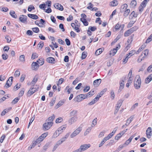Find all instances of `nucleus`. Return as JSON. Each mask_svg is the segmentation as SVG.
<instances>
[{
	"label": "nucleus",
	"mask_w": 152,
	"mask_h": 152,
	"mask_svg": "<svg viewBox=\"0 0 152 152\" xmlns=\"http://www.w3.org/2000/svg\"><path fill=\"white\" fill-rule=\"evenodd\" d=\"M136 79H137V80L134 82V85L135 89H138L140 87L141 83V79L139 75L136 76Z\"/></svg>",
	"instance_id": "1"
},
{
	"label": "nucleus",
	"mask_w": 152,
	"mask_h": 152,
	"mask_svg": "<svg viewBox=\"0 0 152 152\" xmlns=\"http://www.w3.org/2000/svg\"><path fill=\"white\" fill-rule=\"evenodd\" d=\"M91 145L89 144H85L81 145L79 148L77 149L73 152H81L87 150L89 148Z\"/></svg>",
	"instance_id": "2"
},
{
	"label": "nucleus",
	"mask_w": 152,
	"mask_h": 152,
	"mask_svg": "<svg viewBox=\"0 0 152 152\" xmlns=\"http://www.w3.org/2000/svg\"><path fill=\"white\" fill-rule=\"evenodd\" d=\"M88 96L86 94H80L77 96L75 98V100L77 102H80L82 100L87 98Z\"/></svg>",
	"instance_id": "3"
},
{
	"label": "nucleus",
	"mask_w": 152,
	"mask_h": 152,
	"mask_svg": "<svg viewBox=\"0 0 152 152\" xmlns=\"http://www.w3.org/2000/svg\"><path fill=\"white\" fill-rule=\"evenodd\" d=\"M82 130V128L80 127L77 129L73 133H72L70 137L72 138L75 137Z\"/></svg>",
	"instance_id": "4"
},
{
	"label": "nucleus",
	"mask_w": 152,
	"mask_h": 152,
	"mask_svg": "<svg viewBox=\"0 0 152 152\" xmlns=\"http://www.w3.org/2000/svg\"><path fill=\"white\" fill-rule=\"evenodd\" d=\"M46 122L43 125V129L45 130L49 129L53 125L51 122H48L47 120Z\"/></svg>",
	"instance_id": "5"
},
{
	"label": "nucleus",
	"mask_w": 152,
	"mask_h": 152,
	"mask_svg": "<svg viewBox=\"0 0 152 152\" xmlns=\"http://www.w3.org/2000/svg\"><path fill=\"white\" fill-rule=\"evenodd\" d=\"M81 16L82 18L80 19V21L83 23L84 26H88V23L86 19V15L85 14H82L81 15Z\"/></svg>",
	"instance_id": "6"
},
{
	"label": "nucleus",
	"mask_w": 152,
	"mask_h": 152,
	"mask_svg": "<svg viewBox=\"0 0 152 152\" xmlns=\"http://www.w3.org/2000/svg\"><path fill=\"white\" fill-rule=\"evenodd\" d=\"M13 80V77H10L7 81L6 83L4 86V87L7 88L10 87L12 85Z\"/></svg>",
	"instance_id": "7"
},
{
	"label": "nucleus",
	"mask_w": 152,
	"mask_h": 152,
	"mask_svg": "<svg viewBox=\"0 0 152 152\" xmlns=\"http://www.w3.org/2000/svg\"><path fill=\"white\" fill-rule=\"evenodd\" d=\"M146 134L147 138H150L152 135V131L151 127H148L146 131Z\"/></svg>",
	"instance_id": "8"
},
{
	"label": "nucleus",
	"mask_w": 152,
	"mask_h": 152,
	"mask_svg": "<svg viewBox=\"0 0 152 152\" xmlns=\"http://www.w3.org/2000/svg\"><path fill=\"white\" fill-rule=\"evenodd\" d=\"M69 134V133H67L65 135L64 137L62 138L61 139L59 140L58 142V144L60 145L64 142L68 137Z\"/></svg>",
	"instance_id": "9"
},
{
	"label": "nucleus",
	"mask_w": 152,
	"mask_h": 152,
	"mask_svg": "<svg viewBox=\"0 0 152 152\" xmlns=\"http://www.w3.org/2000/svg\"><path fill=\"white\" fill-rule=\"evenodd\" d=\"M27 17L26 16L22 15L19 18V20L22 23H25L27 22Z\"/></svg>",
	"instance_id": "10"
},
{
	"label": "nucleus",
	"mask_w": 152,
	"mask_h": 152,
	"mask_svg": "<svg viewBox=\"0 0 152 152\" xmlns=\"http://www.w3.org/2000/svg\"><path fill=\"white\" fill-rule=\"evenodd\" d=\"M31 67L33 70H35L38 69L39 65L37 62H33L31 64Z\"/></svg>",
	"instance_id": "11"
},
{
	"label": "nucleus",
	"mask_w": 152,
	"mask_h": 152,
	"mask_svg": "<svg viewBox=\"0 0 152 152\" xmlns=\"http://www.w3.org/2000/svg\"><path fill=\"white\" fill-rule=\"evenodd\" d=\"M77 116H74L70 118L68 121L69 124L71 125L75 122L77 121Z\"/></svg>",
	"instance_id": "12"
},
{
	"label": "nucleus",
	"mask_w": 152,
	"mask_h": 152,
	"mask_svg": "<svg viewBox=\"0 0 152 152\" xmlns=\"http://www.w3.org/2000/svg\"><path fill=\"white\" fill-rule=\"evenodd\" d=\"M54 7L61 11H63L64 10V8L61 4H55L54 5Z\"/></svg>",
	"instance_id": "13"
},
{
	"label": "nucleus",
	"mask_w": 152,
	"mask_h": 152,
	"mask_svg": "<svg viewBox=\"0 0 152 152\" xmlns=\"http://www.w3.org/2000/svg\"><path fill=\"white\" fill-rule=\"evenodd\" d=\"M101 82V80L100 79H97L95 80L93 82V85L95 87L98 86Z\"/></svg>",
	"instance_id": "14"
},
{
	"label": "nucleus",
	"mask_w": 152,
	"mask_h": 152,
	"mask_svg": "<svg viewBox=\"0 0 152 152\" xmlns=\"http://www.w3.org/2000/svg\"><path fill=\"white\" fill-rule=\"evenodd\" d=\"M46 61L48 63L51 64H55V59L53 57H50L46 59Z\"/></svg>",
	"instance_id": "15"
},
{
	"label": "nucleus",
	"mask_w": 152,
	"mask_h": 152,
	"mask_svg": "<svg viewBox=\"0 0 152 152\" xmlns=\"http://www.w3.org/2000/svg\"><path fill=\"white\" fill-rule=\"evenodd\" d=\"M152 80V74H151L145 79V82L146 83H149Z\"/></svg>",
	"instance_id": "16"
},
{
	"label": "nucleus",
	"mask_w": 152,
	"mask_h": 152,
	"mask_svg": "<svg viewBox=\"0 0 152 152\" xmlns=\"http://www.w3.org/2000/svg\"><path fill=\"white\" fill-rule=\"evenodd\" d=\"M28 16L33 19L36 20L38 18V16L36 15L32 14H28Z\"/></svg>",
	"instance_id": "17"
},
{
	"label": "nucleus",
	"mask_w": 152,
	"mask_h": 152,
	"mask_svg": "<svg viewBox=\"0 0 152 152\" xmlns=\"http://www.w3.org/2000/svg\"><path fill=\"white\" fill-rule=\"evenodd\" d=\"M34 89V87H32L30 89L27 94V95L28 96H31L34 93V91H32V90Z\"/></svg>",
	"instance_id": "18"
},
{
	"label": "nucleus",
	"mask_w": 152,
	"mask_h": 152,
	"mask_svg": "<svg viewBox=\"0 0 152 152\" xmlns=\"http://www.w3.org/2000/svg\"><path fill=\"white\" fill-rule=\"evenodd\" d=\"M64 100H63L62 101H59L55 107V108L57 109L59 107L62 105L64 103Z\"/></svg>",
	"instance_id": "19"
},
{
	"label": "nucleus",
	"mask_w": 152,
	"mask_h": 152,
	"mask_svg": "<svg viewBox=\"0 0 152 152\" xmlns=\"http://www.w3.org/2000/svg\"><path fill=\"white\" fill-rule=\"evenodd\" d=\"M134 136H132L129 137V139L127 140L124 143V144L126 146L131 141Z\"/></svg>",
	"instance_id": "20"
},
{
	"label": "nucleus",
	"mask_w": 152,
	"mask_h": 152,
	"mask_svg": "<svg viewBox=\"0 0 152 152\" xmlns=\"http://www.w3.org/2000/svg\"><path fill=\"white\" fill-rule=\"evenodd\" d=\"M124 101V100L122 99H120L119 100L116 106V108H118L119 109L120 107L121 106L122 103Z\"/></svg>",
	"instance_id": "21"
},
{
	"label": "nucleus",
	"mask_w": 152,
	"mask_h": 152,
	"mask_svg": "<svg viewBox=\"0 0 152 152\" xmlns=\"http://www.w3.org/2000/svg\"><path fill=\"white\" fill-rule=\"evenodd\" d=\"M55 117V116L54 114L51 116L49 117L48 120H47L48 122H51L52 123V124H53V121Z\"/></svg>",
	"instance_id": "22"
},
{
	"label": "nucleus",
	"mask_w": 152,
	"mask_h": 152,
	"mask_svg": "<svg viewBox=\"0 0 152 152\" xmlns=\"http://www.w3.org/2000/svg\"><path fill=\"white\" fill-rule=\"evenodd\" d=\"M77 111L76 110H73L72 111L69 113L70 117L76 116L75 115L77 114Z\"/></svg>",
	"instance_id": "23"
},
{
	"label": "nucleus",
	"mask_w": 152,
	"mask_h": 152,
	"mask_svg": "<svg viewBox=\"0 0 152 152\" xmlns=\"http://www.w3.org/2000/svg\"><path fill=\"white\" fill-rule=\"evenodd\" d=\"M44 45V43L43 42H40L37 45V49H41Z\"/></svg>",
	"instance_id": "24"
},
{
	"label": "nucleus",
	"mask_w": 152,
	"mask_h": 152,
	"mask_svg": "<svg viewBox=\"0 0 152 152\" xmlns=\"http://www.w3.org/2000/svg\"><path fill=\"white\" fill-rule=\"evenodd\" d=\"M123 11H124V16L125 17H127L129 14L130 12V10L129 9H127L125 10H123Z\"/></svg>",
	"instance_id": "25"
},
{
	"label": "nucleus",
	"mask_w": 152,
	"mask_h": 152,
	"mask_svg": "<svg viewBox=\"0 0 152 152\" xmlns=\"http://www.w3.org/2000/svg\"><path fill=\"white\" fill-rule=\"evenodd\" d=\"M66 127H62L61 126L59 128H58V129L57 130L58 132L59 133V134H61L62 133L63 131H64Z\"/></svg>",
	"instance_id": "26"
},
{
	"label": "nucleus",
	"mask_w": 152,
	"mask_h": 152,
	"mask_svg": "<svg viewBox=\"0 0 152 152\" xmlns=\"http://www.w3.org/2000/svg\"><path fill=\"white\" fill-rule=\"evenodd\" d=\"M44 59L43 58H41L39 59L37 61V62L40 64V65H42L44 63Z\"/></svg>",
	"instance_id": "27"
},
{
	"label": "nucleus",
	"mask_w": 152,
	"mask_h": 152,
	"mask_svg": "<svg viewBox=\"0 0 152 152\" xmlns=\"http://www.w3.org/2000/svg\"><path fill=\"white\" fill-rule=\"evenodd\" d=\"M130 4L132 7H134L137 5L136 1L135 0H132Z\"/></svg>",
	"instance_id": "28"
},
{
	"label": "nucleus",
	"mask_w": 152,
	"mask_h": 152,
	"mask_svg": "<svg viewBox=\"0 0 152 152\" xmlns=\"http://www.w3.org/2000/svg\"><path fill=\"white\" fill-rule=\"evenodd\" d=\"M118 4V1L116 0H114L110 3V5L113 7L116 6Z\"/></svg>",
	"instance_id": "29"
},
{
	"label": "nucleus",
	"mask_w": 152,
	"mask_h": 152,
	"mask_svg": "<svg viewBox=\"0 0 152 152\" xmlns=\"http://www.w3.org/2000/svg\"><path fill=\"white\" fill-rule=\"evenodd\" d=\"M117 52V49L114 48L110 51V54L114 56Z\"/></svg>",
	"instance_id": "30"
},
{
	"label": "nucleus",
	"mask_w": 152,
	"mask_h": 152,
	"mask_svg": "<svg viewBox=\"0 0 152 152\" xmlns=\"http://www.w3.org/2000/svg\"><path fill=\"white\" fill-rule=\"evenodd\" d=\"M10 14L12 16V17L15 18H16L17 16L15 14V12L14 11H10Z\"/></svg>",
	"instance_id": "31"
},
{
	"label": "nucleus",
	"mask_w": 152,
	"mask_h": 152,
	"mask_svg": "<svg viewBox=\"0 0 152 152\" xmlns=\"http://www.w3.org/2000/svg\"><path fill=\"white\" fill-rule=\"evenodd\" d=\"M128 7L127 4H123L121 7V8L122 9V10H121V12H122L123 11V10H126L127 9V8Z\"/></svg>",
	"instance_id": "32"
},
{
	"label": "nucleus",
	"mask_w": 152,
	"mask_h": 152,
	"mask_svg": "<svg viewBox=\"0 0 152 152\" xmlns=\"http://www.w3.org/2000/svg\"><path fill=\"white\" fill-rule=\"evenodd\" d=\"M102 52V48H99L95 52V54L96 56L99 55L101 54Z\"/></svg>",
	"instance_id": "33"
},
{
	"label": "nucleus",
	"mask_w": 152,
	"mask_h": 152,
	"mask_svg": "<svg viewBox=\"0 0 152 152\" xmlns=\"http://www.w3.org/2000/svg\"><path fill=\"white\" fill-rule=\"evenodd\" d=\"M135 53V51L134 50H132L130 51L128 54H127L126 56H128L130 58Z\"/></svg>",
	"instance_id": "34"
},
{
	"label": "nucleus",
	"mask_w": 152,
	"mask_h": 152,
	"mask_svg": "<svg viewBox=\"0 0 152 152\" xmlns=\"http://www.w3.org/2000/svg\"><path fill=\"white\" fill-rule=\"evenodd\" d=\"M94 90H91L90 92L87 94V96H93L94 94Z\"/></svg>",
	"instance_id": "35"
},
{
	"label": "nucleus",
	"mask_w": 152,
	"mask_h": 152,
	"mask_svg": "<svg viewBox=\"0 0 152 152\" xmlns=\"http://www.w3.org/2000/svg\"><path fill=\"white\" fill-rule=\"evenodd\" d=\"M145 45H142L138 49L137 51L136 52V54L142 51L145 48Z\"/></svg>",
	"instance_id": "36"
},
{
	"label": "nucleus",
	"mask_w": 152,
	"mask_h": 152,
	"mask_svg": "<svg viewBox=\"0 0 152 152\" xmlns=\"http://www.w3.org/2000/svg\"><path fill=\"white\" fill-rule=\"evenodd\" d=\"M152 40V34L146 40L145 43H148L151 42Z\"/></svg>",
	"instance_id": "37"
},
{
	"label": "nucleus",
	"mask_w": 152,
	"mask_h": 152,
	"mask_svg": "<svg viewBox=\"0 0 152 152\" xmlns=\"http://www.w3.org/2000/svg\"><path fill=\"white\" fill-rule=\"evenodd\" d=\"M97 118H95L93 121L92 123V127H94L96 124L97 123Z\"/></svg>",
	"instance_id": "38"
},
{
	"label": "nucleus",
	"mask_w": 152,
	"mask_h": 152,
	"mask_svg": "<svg viewBox=\"0 0 152 152\" xmlns=\"http://www.w3.org/2000/svg\"><path fill=\"white\" fill-rule=\"evenodd\" d=\"M35 9V8L34 6L31 5H29L28 9V10L29 12H31L32 10H34Z\"/></svg>",
	"instance_id": "39"
},
{
	"label": "nucleus",
	"mask_w": 152,
	"mask_h": 152,
	"mask_svg": "<svg viewBox=\"0 0 152 152\" xmlns=\"http://www.w3.org/2000/svg\"><path fill=\"white\" fill-rule=\"evenodd\" d=\"M20 74V72L18 70H17L15 71V74L14 76L15 77H19Z\"/></svg>",
	"instance_id": "40"
},
{
	"label": "nucleus",
	"mask_w": 152,
	"mask_h": 152,
	"mask_svg": "<svg viewBox=\"0 0 152 152\" xmlns=\"http://www.w3.org/2000/svg\"><path fill=\"white\" fill-rule=\"evenodd\" d=\"M88 29L90 30L91 31H94L96 29V27L95 26L93 27L90 26L88 28Z\"/></svg>",
	"instance_id": "41"
},
{
	"label": "nucleus",
	"mask_w": 152,
	"mask_h": 152,
	"mask_svg": "<svg viewBox=\"0 0 152 152\" xmlns=\"http://www.w3.org/2000/svg\"><path fill=\"white\" fill-rule=\"evenodd\" d=\"M19 60L21 61H25L24 55H21L20 56Z\"/></svg>",
	"instance_id": "42"
},
{
	"label": "nucleus",
	"mask_w": 152,
	"mask_h": 152,
	"mask_svg": "<svg viewBox=\"0 0 152 152\" xmlns=\"http://www.w3.org/2000/svg\"><path fill=\"white\" fill-rule=\"evenodd\" d=\"M87 52L85 51L83 52L82 54V59H85L87 56Z\"/></svg>",
	"instance_id": "43"
},
{
	"label": "nucleus",
	"mask_w": 152,
	"mask_h": 152,
	"mask_svg": "<svg viewBox=\"0 0 152 152\" xmlns=\"http://www.w3.org/2000/svg\"><path fill=\"white\" fill-rule=\"evenodd\" d=\"M19 100V98L18 97L12 100V103L13 104H15L17 103Z\"/></svg>",
	"instance_id": "44"
},
{
	"label": "nucleus",
	"mask_w": 152,
	"mask_h": 152,
	"mask_svg": "<svg viewBox=\"0 0 152 152\" xmlns=\"http://www.w3.org/2000/svg\"><path fill=\"white\" fill-rule=\"evenodd\" d=\"M56 100V98H53L50 103V106H52L54 104Z\"/></svg>",
	"instance_id": "45"
},
{
	"label": "nucleus",
	"mask_w": 152,
	"mask_h": 152,
	"mask_svg": "<svg viewBox=\"0 0 152 152\" xmlns=\"http://www.w3.org/2000/svg\"><path fill=\"white\" fill-rule=\"evenodd\" d=\"M33 31L35 33H38L39 31V30L38 27H35L32 28Z\"/></svg>",
	"instance_id": "46"
},
{
	"label": "nucleus",
	"mask_w": 152,
	"mask_h": 152,
	"mask_svg": "<svg viewBox=\"0 0 152 152\" xmlns=\"http://www.w3.org/2000/svg\"><path fill=\"white\" fill-rule=\"evenodd\" d=\"M91 127H89L88 129H87L86 132H85L84 134V135L85 136L87 134L91 131Z\"/></svg>",
	"instance_id": "47"
},
{
	"label": "nucleus",
	"mask_w": 152,
	"mask_h": 152,
	"mask_svg": "<svg viewBox=\"0 0 152 152\" xmlns=\"http://www.w3.org/2000/svg\"><path fill=\"white\" fill-rule=\"evenodd\" d=\"M120 88L123 89L124 88V81L122 80L121 82L120 83Z\"/></svg>",
	"instance_id": "48"
},
{
	"label": "nucleus",
	"mask_w": 152,
	"mask_h": 152,
	"mask_svg": "<svg viewBox=\"0 0 152 152\" xmlns=\"http://www.w3.org/2000/svg\"><path fill=\"white\" fill-rule=\"evenodd\" d=\"M34 116H33L32 118H31V119L29 124H28V128L30 125L32 123V122L34 120Z\"/></svg>",
	"instance_id": "49"
},
{
	"label": "nucleus",
	"mask_w": 152,
	"mask_h": 152,
	"mask_svg": "<svg viewBox=\"0 0 152 152\" xmlns=\"http://www.w3.org/2000/svg\"><path fill=\"white\" fill-rule=\"evenodd\" d=\"M129 58L130 57H129L128 56L126 55V56L125 58L123 60V62L124 63V64L126 63L127 62Z\"/></svg>",
	"instance_id": "50"
},
{
	"label": "nucleus",
	"mask_w": 152,
	"mask_h": 152,
	"mask_svg": "<svg viewBox=\"0 0 152 152\" xmlns=\"http://www.w3.org/2000/svg\"><path fill=\"white\" fill-rule=\"evenodd\" d=\"M131 33L128 30L124 34L125 37H127L130 35Z\"/></svg>",
	"instance_id": "51"
},
{
	"label": "nucleus",
	"mask_w": 152,
	"mask_h": 152,
	"mask_svg": "<svg viewBox=\"0 0 152 152\" xmlns=\"http://www.w3.org/2000/svg\"><path fill=\"white\" fill-rule=\"evenodd\" d=\"M62 118L61 117H59V118H57L56 119V123H59L62 122Z\"/></svg>",
	"instance_id": "52"
},
{
	"label": "nucleus",
	"mask_w": 152,
	"mask_h": 152,
	"mask_svg": "<svg viewBox=\"0 0 152 152\" xmlns=\"http://www.w3.org/2000/svg\"><path fill=\"white\" fill-rule=\"evenodd\" d=\"M64 79L63 78H61L58 81V85H61L64 81Z\"/></svg>",
	"instance_id": "53"
},
{
	"label": "nucleus",
	"mask_w": 152,
	"mask_h": 152,
	"mask_svg": "<svg viewBox=\"0 0 152 152\" xmlns=\"http://www.w3.org/2000/svg\"><path fill=\"white\" fill-rule=\"evenodd\" d=\"M65 42L67 45L69 46L70 45L71 42L69 39L67 38L66 39H65Z\"/></svg>",
	"instance_id": "54"
},
{
	"label": "nucleus",
	"mask_w": 152,
	"mask_h": 152,
	"mask_svg": "<svg viewBox=\"0 0 152 152\" xmlns=\"http://www.w3.org/2000/svg\"><path fill=\"white\" fill-rule=\"evenodd\" d=\"M38 57V55L36 53H33L32 56V58L34 59Z\"/></svg>",
	"instance_id": "55"
},
{
	"label": "nucleus",
	"mask_w": 152,
	"mask_h": 152,
	"mask_svg": "<svg viewBox=\"0 0 152 152\" xmlns=\"http://www.w3.org/2000/svg\"><path fill=\"white\" fill-rule=\"evenodd\" d=\"M147 1H148L146 0H144L141 3L140 5L145 7L146 5Z\"/></svg>",
	"instance_id": "56"
},
{
	"label": "nucleus",
	"mask_w": 152,
	"mask_h": 152,
	"mask_svg": "<svg viewBox=\"0 0 152 152\" xmlns=\"http://www.w3.org/2000/svg\"><path fill=\"white\" fill-rule=\"evenodd\" d=\"M71 36L73 38H75L76 35V34L73 31H71L70 33Z\"/></svg>",
	"instance_id": "57"
},
{
	"label": "nucleus",
	"mask_w": 152,
	"mask_h": 152,
	"mask_svg": "<svg viewBox=\"0 0 152 152\" xmlns=\"http://www.w3.org/2000/svg\"><path fill=\"white\" fill-rule=\"evenodd\" d=\"M58 43L61 45H64L65 44L64 41L61 39H58Z\"/></svg>",
	"instance_id": "58"
},
{
	"label": "nucleus",
	"mask_w": 152,
	"mask_h": 152,
	"mask_svg": "<svg viewBox=\"0 0 152 152\" xmlns=\"http://www.w3.org/2000/svg\"><path fill=\"white\" fill-rule=\"evenodd\" d=\"M20 84H17L14 87V90H17L20 87Z\"/></svg>",
	"instance_id": "59"
},
{
	"label": "nucleus",
	"mask_w": 152,
	"mask_h": 152,
	"mask_svg": "<svg viewBox=\"0 0 152 152\" xmlns=\"http://www.w3.org/2000/svg\"><path fill=\"white\" fill-rule=\"evenodd\" d=\"M111 97L112 98V99H113L115 97V94L113 90H111L110 92Z\"/></svg>",
	"instance_id": "60"
},
{
	"label": "nucleus",
	"mask_w": 152,
	"mask_h": 152,
	"mask_svg": "<svg viewBox=\"0 0 152 152\" xmlns=\"http://www.w3.org/2000/svg\"><path fill=\"white\" fill-rule=\"evenodd\" d=\"M5 38L7 40V42L8 43H10L11 40V38L9 36H7L5 37Z\"/></svg>",
	"instance_id": "61"
},
{
	"label": "nucleus",
	"mask_w": 152,
	"mask_h": 152,
	"mask_svg": "<svg viewBox=\"0 0 152 152\" xmlns=\"http://www.w3.org/2000/svg\"><path fill=\"white\" fill-rule=\"evenodd\" d=\"M114 142V140H111L106 145V146H111L113 144Z\"/></svg>",
	"instance_id": "62"
},
{
	"label": "nucleus",
	"mask_w": 152,
	"mask_h": 152,
	"mask_svg": "<svg viewBox=\"0 0 152 152\" xmlns=\"http://www.w3.org/2000/svg\"><path fill=\"white\" fill-rule=\"evenodd\" d=\"M135 22V21H131L128 24V27H131L132 25Z\"/></svg>",
	"instance_id": "63"
},
{
	"label": "nucleus",
	"mask_w": 152,
	"mask_h": 152,
	"mask_svg": "<svg viewBox=\"0 0 152 152\" xmlns=\"http://www.w3.org/2000/svg\"><path fill=\"white\" fill-rule=\"evenodd\" d=\"M147 71L149 72H152V65L150 66L147 69Z\"/></svg>",
	"instance_id": "64"
}]
</instances>
